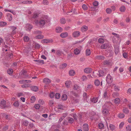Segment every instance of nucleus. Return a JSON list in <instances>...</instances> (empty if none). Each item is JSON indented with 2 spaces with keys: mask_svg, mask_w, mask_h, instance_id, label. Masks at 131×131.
<instances>
[{
  "mask_svg": "<svg viewBox=\"0 0 131 131\" xmlns=\"http://www.w3.org/2000/svg\"><path fill=\"white\" fill-rule=\"evenodd\" d=\"M91 102L93 103H95L98 101V99L96 97H94L91 99Z\"/></svg>",
  "mask_w": 131,
  "mask_h": 131,
  "instance_id": "23",
  "label": "nucleus"
},
{
  "mask_svg": "<svg viewBox=\"0 0 131 131\" xmlns=\"http://www.w3.org/2000/svg\"><path fill=\"white\" fill-rule=\"evenodd\" d=\"M29 122L26 120L22 122V124L25 126H27Z\"/></svg>",
  "mask_w": 131,
  "mask_h": 131,
  "instance_id": "44",
  "label": "nucleus"
},
{
  "mask_svg": "<svg viewBox=\"0 0 131 131\" xmlns=\"http://www.w3.org/2000/svg\"><path fill=\"white\" fill-rule=\"evenodd\" d=\"M34 61H36L37 62V64H44V61L43 60H35Z\"/></svg>",
  "mask_w": 131,
  "mask_h": 131,
  "instance_id": "28",
  "label": "nucleus"
},
{
  "mask_svg": "<svg viewBox=\"0 0 131 131\" xmlns=\"http://www.w3.org/2000/svg\"><path fill=\"white\" fill-rule=\"evenodd\" d=\"M95 58L96 60L102 61V60L104 59V57L103 56L99 55L95 56Z\"/></svg>",
  "mask_w": 131,
  "mask_h": 131,
  "instance_id": "7",
  "label": "nucleus"
},
{
  "mask_svg": "<svg viewBox=\"0 0 131 131\" xmlns=\"http://www.w3.org/2000/svg\"><path fill=\"white\" fill-rule=\"evenodd\" d=\"M103 114L105 116H107L109 114V111L106 108H103L102 110Z\"/></svg>",
  "mask_w": 131,
  "mask_h": 131,
  "instance_id": "5",
  "label": "nucleus"
},
{
  "mask_svg": "<svg viewBox=\"0 0 131 131\" xmlns=\"http://www.w3.org/2000/svg\"><path fill=\"white\" fill-rule=\"evenodd\" d=\"M126 130L127 131H130L131 130V126L129 125L127 126L126 127Z\"/></svg>",
  "mask_w": 131,
  "mask_h": 131,
  "instance_id": "54",
  "label": "nucleus"
},
{
  "mask_svg": "<svg viewBox=\"0 0 131 131\" xmlns=\"http://www.w3.org/2000/svg\"><path fill=\"white\" fill-rule=\"evenodd\" d=\"M7 24V23L5 22L2 21L0 22V26L4 27Z\"/></svg>",
  "mask_w": 131,
  "mask_h": 131,
  "instance_id": "37",
  "label": "nucleus"
},
{
  "mask_svg": "<svg viewBox=\"0 0 131 131\" xmlns=\"http://www.w3.org/2000/svg\"><path fill=\"white\" fill-rule=\"evenodd\" d=\"M83 128L84 131H88L89 129V126L86 124H84L83 125Z\"/></svg>",
  "mask_w": 131,
  "mask_h": 131,
  "instance_id": "12",
  "label": "nucleus"
},
{
  "mask_svg": "<svg viewBox=\"0 0 131 131\" xmlns=\"http://www.w3.org/2000/svg\"><path fill=\"white\" fill-rule=\"evenodd\" d=\"M97 74H99V77L103 76L104 75V72L103 71L100 70L99 71Z\"/></svg>",
  "mask_w": 131,
  "mask_h": 131,
  "instance_id": "25",
  "label": "nucleus"
},
{
  "mask_svg": "<svg viewBox=\"0 0 131 131\" xmlns=\"http://www.w3.org/2000/svg\"><path fill=\"white\" fill-rule=\"evenodd\" d=\"M88 27L85 26H83L81 28V31L83 32L87 31L88 30Z\"/></svg>",
  "mask_w": 131,
  "mask_h": 131,
  "instance_id": "20",
  "label": "nucleus"
},
{
  "mask_svg": "<svg viewBox=\"0 0 131 131\" xmlns=\"http://www.w3.org/2000/svg\"><path fill=\"white\" fill-rule=\"evenodd\" d=\"M54 104V101L52 100H49L48 102V104L49 106L51 107L53 106Z\"/></svg>",
  "mask_w": 131,
  "mask_h": 131,
  "instance_id": "30",
  "label": "nucleus"
},
{
  "mask_svg": "<svg viewBox=\"0 0 131 131\" xmlns=\"http://www.w3.org/2000/svg\"><path fill=\"white\" fill-rule=\"evenodd\" d=\"M94 84L96 86H98L100 84V81L98 79H96L95 80Z\"/></svg>",
  "mask_w": 131,
  "mask_h": 131,
  "instance_id": "35",
  "label": "nucleus"
},
{
  "mask_svg": "<svg viewBox=\"0 0 131 131\" xmlns=\"http://www.w3.org/2000/svg\"><path fill=\"white\" fill-rule=\"evenodd\" d=\"M75 74V72L74 70H71L69 71V74L70 76H73Z\"/></svg>",
  "mask_w": 131,
  "mask_h": 131,
  "instance_id": "27",
  "label": "nucleus"
},
{
  "mask_svg": "<svg viewBox=\"0 0 131 131\" xmlns=\"http://www.w3.org/2000/svg\"><path fill=\"white\" fill-rule=\"evenodd\" d=\"M42 32L40 30H36L35 31V33L36 34H42Z\"/></svg>",
  "mask_w": 131,
  "mask_h": 131,
  "instance_id": "60",
  "label": "nucleus"
},
{
  "mask_svg": "<svg viewBox=\"0 0 131 131\" xmlns=\"http://www.w3.org/2000/svg\"><path fill=\"white\" fill-rule=\"evenodd\" d=\"M111 86L112 87H114V90L116 91H118L120 90L119 87L115 84L112 83L111 85Z\"/></svg>",
  "mask_w": 131,
  "mask_h": 131,
  "instance_id": "4",
  "label": "nucleus"
},
{
  "mask_svg": "<svg viewBox=\"0 0 131 131\" xmlns=\"http://www.w3.org/2000/svg\"><path fill=\"white\" fill-rule=\"evenodd\" d=\"M6 101L4 100L1 101L0 106L1 107H4L6 104Z\"/></svg>",
  "mask_w": 131,
  "mask_h": 131,
  "instance_id": "32",
  "label": "nucleus"
},
{
  "mask_svg": "<svg viewBox=\"0 0 131 131\" xmlns=\"http://www.w3.org/2000/svg\"><path fill=\"white\" fill-rule=\"evenodd\" d=\"M60 23L62 24H64L66 22V19L65 18H62L60 19Z\"/></svg>",
  "mask_w": 131,
  "mask_h": 131,
  "instance_id": "47",
  "label": "nucleus"
},
{
  "mask_svg": "<svg viewBox=\"0 0 131 131\" xmlns=\"http://www.w3.org/2000/svg\"><path fill=\"white\" fill-rule=\"evenodd\" d=\"M105 105L106 107L108 108H109L110 106L112 105V103L110 102H109L107 103H106Z\"/></svg>",
  "mask_w": 131,
  "mask_h": 131,
  "instance_id": "38",
  "label": "nucleus"
},
{
  "mask_svg": "<svg viewBox=\"0 0 131 131\" xmlns=\"http://www.w3.org/2000/svg\"><path fill=\"white\" fill-rule=\"evenodd\" d=\"M124 113L126 114H127L129 112V111L127 108H124L123 109Z\"/></svg>",
  "mask_w": 131,
  "mask_h": 131,
  "instance_id": "49",
  "label": "nucleus"
},
{
  "mask_svg": "<svg viewBox=\"0 0 131 131\" xmlns=\"http://www.w3.org/2000/svg\"><path fill=\"white\" fill-rule=\"evenodd\" d=\"M107 91H105L103 94V97L105 99H107L108 97L107 95Z\"/></svg>",
  "mask_w": 131,
  "mask_h": 131,
  "instance_id": "22",
  "label": "nucleus"
},
{
  "mask_svg": "<svg viewBox=\"0 0 131 131\" xmlns=\"http://www.w3.org/2000/svg\"><path fill=\"white\" fill-rule=\"evenodd\" d=\"M63 29L60 27H57L55 29L56 32L58 33H60L62 31Z\"/></svg>",
  "mask_w": 131,
  "mask_h": 131,
  "instance_id": "16",
  "label": "nucleus"
},
{
  "mask_svg": "<svg viewBox=\"0 0 131 131\" xmlns=\"http://www.w3.org/2000/svg\"><path fill=\"white\" fill-rule=\"evenodd\" d=\"M46 21V20L45 19H41L39 22V25L40 27L42 28L45 24Z\"/></svg>",
  "mask_w": 131,
  "mask_h": 131,
  "instance_id": "3",
  "label": "nucleus"
},
{
  "mask_svg": "<svg viewBox=\"0 0 131 131\" xmlns=\"http://www.w3.org/2000/svg\"><path fill=\"white\" fill-rule=\"evenodd\" d=\"M112 95L113 97L115 98L116 97L118 96L119 94L118 93L114 92L112 94Z\"/></svg>",
  "mask_w": 131,
  "mask_h": 131,
  "instance_id": "46",
  "label": "nucleus"
},
{
  "mask_svg": "<svg viewBox=\"0 0 131 131\" xmlns=\"http://www.w3.org/2000/svg\"><path fill=\"white\" fill-rule=\"evenodd\" d=\"M69 119L68 120V122L69 123H73L74 121V119L72 118H69Z\"/></svg>",
  "mask_w": 131,
  "mask_h": 131,
  "instance_id": "56",
  "label": "nucleus"
},
{
  "mask_svg": "<svg viewBox=\"0 0 131 131\" xmlns=\"http://www.w3.org/2000/svg\"><path fill=\"white\" fill-rule=\"evenodd\" d=\"M86 54L87 56L90 55L91 53V51L89 49H87L85 51Z\"/></svg>",
  "mask_w": 131,
  "mask_h": 131,
  "instance_id": "41",
  "label": "nucleus"
},
{
  "mask_svg": "<svg viewBox=\"0 0 131 131\" xmlns=\"http://www.w3.org/2000/svg\"><path fill=\"white\" fill-rule=\"evenodd\" d=\"M82 7L83 9L84 10H87L88 8L87 5L85 4H84L82 5Z\"/></svg>",
  "mask_w": 131,
  "mask_h": 131,
  "instance_id": "50",
  "label": "nucleus"
},
{
  "mask_svg": "<svg viewBox=\"0 0 131 131\" xmlns=\"http://www.w3.org/2000/svg\"><path fill=\"white\" fill-rule=\"evenodd\" d=\"M108 46V44L106 43H105L102 44L101 46V48L102 49H105Z\"/></svg>",
  "mask_w": 131,
  "mask_h": 131,
  "instance_id": "21",
  "label": "nucleus"
},
{
  "mask_svg": "<svg viewBox=\"0 0 131 131\" xmlns=\"http://www.w3.org/2000/svg\"><path fill=\"white\" fill-rule=\"evenodd\" d=\"M104 127V124L102 123H100L98 125V127L99 128L102 129Z\"/></svg>",
  "mask_w": 131,
  "mask_h": 131,
  "instance_id": "53",
  "label": "nucleus"
},
{
  "mask_svg": "<svg viewBox=\"0 0 131 131\" xmlns=\"http://www.w3.org/2000/svg\"><path fill=\"white\" fill-rule=\"evenodd\" d=\"M43 38V36L41 34L38 35L36 36L35 37V38L36 39H42Z\"/></svg>",
  "mask_w": 131,
  "mask_h": 131,
  "instance_id": "24",
  "label": "nucleus"
},
{
  "mask_svg": "<svg viewBox=\"0 0 131 131\" xmlns=\"http://www.w3.org/2000/svg\"><path fill=\"white\" fill-rule=\"evenodd\" d=\"M42 3L45 5H47L48 4L49 2L47 0H43L42 1Z\"/></svg>",
  "mask_w": 131,
  "mask_h": 131,
  "instance_id": "51",
  "label": "nucleus"
},
{
  "mask_svg": "<svg viewBox=\"0 0 131 131\" xmlns=\"http://www.w3.org/2000/svg\"><path fill=\"white\" fill-rule=\"evenodd\" d=\"M109 126L110 130L112 131H113L115 128V126L113 124H110L109 125Z\"/></svg>",
  "mask_w": 131,
  "mask_h": 131,
  "instance_id": "29",
  "label": "nucleus"
},
{
  "mask_svg": "<svg viewBox=\"0 0 131 131\" xmlns=\"http://www.w3.org/2000/svg\"><path fill=\"white\" fill-rule=\"evenodd\" d=\"M81 79L82 81H85L87 79V78L86 76L83 75L82 76Z\"/></svg>",
  "mask_w": 131,
  "mask_h": 131,
  "instance_id": "64",
  "label": "nucleus"
},
{
  "mask_svg": "<svg viewBox=\"0 0 131 131\" xmlns=\"http://www.w3.org/2000/svg\"><path fill=\"white\" fill-rule=\"evenodd\" d=\"M7 18L9 21H11L13 19V17L11 14L8 13L7 14Z\"/></svg>",
  "mask_w": 131,
  "mask_h": 131,
  "instance_id": "9",
  "label": "nucleus"
},
{
  "mask_svg": "<svg viewBox=\"0 0 131 131\" xmlns=\"http://www.w3.org/2000/svg\"><path fill=\"white\" fill-rule=\"evenodd\" d=\"M70 115L73 117L74 120L76 121L77 120L78 116L75 114H72Z\"/></svg>",
  "mask_w": 131,
  "mask_h": 131,
  "instance_id": "43",
  "label": "nucleus"
},
{
  "mask_svg": "<svg viewBox=\"0 0 131 131\" xmlns=\"http://www.w3.org/2000/svg\"><path fill=\"white\" fill-rule=\"evenodd\" d=\"M120 102V100L118 98H116L114 101V103L116 104H118Z\"/></svg>",
  "mask_w": 131,
  "mask_h": 131,
  "instance_id": "40",
  "label": "nucleus"
},
{
  "mask_svg": "<svg viewBox=\"0 0 131 131\" xmlns=\"http://www.w3.org/2000/svg\"><path fill=\"white\" fill-rule=\"evenodd\" d=\"M43 82L44 83L46 84H49L50 82V80L48 79L47 78H45L43 79Z\"/></svg>",
  "mask_w": 131,
  "mask_h": 131,
  "instance_id": "19",
  "label": "nucleus"
},
{
  "mask_svg": "<svg viewBox=\"0 0 131 131\" xmlns=\"http://www.w3.org/2000/svg\"><path fill=\"white\" fill-rule=\"evenodd\" d=\"M118 116L119 118H122L124 117V115L123 113H120L118 114Z\"/></svg>",
  "mask_w": 131,
  "mask_h": 131,
  "instance_id": "58",
  "label": "nucleus"
},
{
  "mask_svg": "<svg viewBox=\"0 0 131 131\" xmlns=\"http://www.w3.org/2000/svg\"><path fill=\"white\" fill-rule=\"evenodd\" d=\"M71 84V82L70 81H67L65 83V85L67 88L70 87V85Z\"/></svg>",
  "mask_w": 131,
  "mask_h": 131,
  "instance_id": "33",
  "label": "nucleus"
},
{
  "mask_svg": "<svg viewBox=\"0 0 131 131\" xmlns=\"http://www.w3.org/2000/svg\"><path fill=\"white\" fill-rule=\"evenodd\" d=\"M83 95L84 100H87L89 97L88 95H87V94L86 93H84Z\"/></svg>",
  "mask_w": 131,
  "mask_h": 131,
  "instance_id": "36",
  "label": "nucleus"
},
{
  "mask_svg": "<svg viewBox=\"0 0 131 131\" xmlns=\"http://www.w3.org/2000/svg\"><path fill=\"white\" fill-rule=\"evenodd\" d=\"M54 110L57 112H61L63 110V107L61 105H58L54 108Z\"/></svg>",
  "mask_w": 131,
  "mask_h": 131,
  "instance_id": "1",
  "label": "nucleus"
},
{
  "mask_svg": "<svg viewBox=\"0 0 131 131\" xmlns=\"http://www.w3.org/2000/svg\"><path fill=\"white\" fill-rule=\"evenodd\" d=\"M119 38V37H113L112 38L113 42L114 43H116L118 42Z\"/></svg>",
  "mask_w": 131,
  "mask_h": 131,
  "instance_id": "13",
  "label": "nucleus"
},
{
  "mask_svg": "<svg viewBox=\"0 0 131 131\" xmlns=\"http://www.w3.org/2000/svg\"><path fill=\"white\" fill-rule=\"evenodd\" d=\"M13 72V70L12 69H9L8 70L7 72L8 74H11Z\"/></svg>",
  "mask_w": 131,
  "mask_h": 131,
  "instance_id": "52",
  "label": "nucleus"
},
{
  "mask_svg": "<svg viewBox=\"0 0 131 131\" xmlns=\"http://www.w3.org/2000/svg\"><path fill=\"white\" fill-rule=\"evenodd\" d=\"M26 80H20L19 81V82L20 84H24L26 83Z\"/></svg>",
  "mask_w": 131,
  "mask_h": 131,
  "instance_id": "62",
  "label": "nucleus"
},
{
  "mask_svg": "<svg viewBox=\"0 0 131 131\" xmlns=\"http://www.w3.org/2000/svg\"><path fill=\"white\" fill-rule=\"evenodd\" d=\"M25 27L26 30H30L32 28V26L29 24H27L25 25Z\"/></svg>",
  "mask_w": 131,
  "mask_h": 131,
  "instance_id": "17",
  "label": "nucleus"
},
{
  "mask_svg": "<svg viewBox=\"0 0 131 131\" xmlns=\"http://www.w3.org/2000/svg\"><path fill=\"white\" fill-rule=\"evenodd\" d=\"M106 11L107 14H110L112 12V10L110 8H107L106 10Z\"/></svg>",
  "mask_w": 131,
  "mask_h": 131,
  "instance_id": "42",
  "label": "nucleus"
},
{
  "mask_svg": "<svg viewBox=\"0 0 131 131\" xmlns=\"http://www.w3.org/2000/svg\"><path fill=\"white\" fill-rule=\"evenodd\" d=\"M21 87L23 88H27L30 87V85L27 84H23L21 85Z\"/></svg>",
  "mask_w": 131,
  "mask_h": 131,
  "instance_id": "61",
  "label": "nucleus"
},
{
  "mask_svg": "<svg viewBox=\"0 0 131 131\" xmlns=\"http://www.w3.org/2000/svg\"><path fill=\"white\" fill-rule=\"evenodd\" d=\"M63 101H65L67 99V96L65 94H63L61 97Z\"/></svg>",
  "mask_w": 131,
  "mask_h": 131,
  "instance_id": "39",
  "label": "nucleus"
},
{
  "mask_svg": "<svg viewBox=\"0 0 131 131\" xmlns=\"http://www.w3.org/2000/svg\"><path fill=\"white\" fill-rule=\"evenodd\" d=\"M60 97V95L59 93H56L55 95V97L57 99H59Z\"/></svg>",
  "mask_w": 131,
  "mask_h": 131,
  "instance_id": "63",
  "label": "nucleus"
},
{
  "mask_svg": "<svg viewBox=\"0 0 131 131\" xmlns=\"http://www.w3.org/2000/svg\"><path fill=\"white\" fill-rule=\"evenodd\" d=\"M68 33L67 32H63L60 35V36L62 38H65L68 36Z\"/></svg>",
  "mask_w": 131,
  "mask_h": 131,
  "instance_id": "18",
  "label": "nucleus"
},
{
  "mask_svg": "<svg viewBox=\"0 0 131 131\" xmlns=\"http://www.w3.org/2000/svg\"><path fill=\"white\" fill-rule=\"evenodd\" d=\"M106 81L108 83H111L113 81V78L110 74H108L106 78Z\"/></svg>",
  "mask_w": 131,
  "mask_h": 131,
  "instance_id": "2",
  "label": "nucleus"
},
{
  "mask_svg": "<svg viewBox=\"0 0 131 131\" xmlns=\"http://www.w3.org/2000/svg\"><path fill=\"white\" fill-rule=\"evenodd\" d=\"M93 4L94 6H96L98 5L99 3L97 1H95L93 3Z\"/></svg>",
  "mask_w": 131,
  "mask_h": 131,
  "instance_id": "59",
  "label": "nucleus"
},
{
  "mask_svg": "<svg viewBox=\"0 0 131 131\" xmlns=\"http://www.w3.org/2000/svg\"><path fill=\"white\" fill-rule=\"evenodd\" d=\"M80 32L78 31H75L72 33V36L74 37H79L80 35Z\"/></svg>",
  "mask_w": 131,
  "mask_h": 131,
  "instance_id": "8",
  "label": "nucleus"
},
{
  "mask_svg": "<svg viewBox=\"0 0 131 131\" xmlns=\"http://www.w3.org/2000/svg\"><path fill=\"white\" fill-rule=\"evenodd\" d=\"M9 28L12 29V31L11 33L12 35H13L16 33L15 29H17V27L14 26H11Z\"/></svg>",
  "mask_w": 131,
  "mask_h": 131,
  "instance_id": "6",
  "label": "nucleus"
},
{
  "mask_svg": "<svg viewBox=\"0 0 131 131\" xmlns=\"http://www.w3.org/2000/svg\"><path fill=\"white\" fill-rule=\"evenodd\" d=\"M126 10V8L125 6H121L120 8V10L121 12H124Z\"/></svg>",
  "mask_w": 131,
  "mask_h": 131,
  "instance_id": "45",
  "label": "nucleus"
},
{
  "mask_svg": "<svg viewBox=\"0 0 131 131\" xmlns=\"http://www.w3.org/2000/svg\"><path fill=\"white\" fill-rule=\"evenodd\" d=\"M52 42L53 40L52 39H43L42 40V42L43 43H46Z\"/></svg>",
  "mask_w": 131,
  "mask_h": 131,
  "instance_id": "11",
  "label": "nucleus"
},
{
  "mask_svg": "<svg viewBox=\"0 0 131 131\" xmlns=\"http://www.w3.org/2000/svg\"><path fill=\"white\" fill-rule=\"evenodd\" d=\"M104 39L102 38H100L98 40L99 42L100 43H104Z\"/></svg>",
  "mask_w": 131,
  "mask_h": 131,
  "instance_id": "55",
  "label": "nucleus"
},
{
  "mask_svg": "<svg viewBox=\"0 0 131 131\" xmlns=\"http://www.w3.org/2000/svg\"><path fill=\"white\" fill-rule=\"evenodd\" d=\"M80 50L78 48H76L74 50V53L75 55L78 54L80 53Z\"/></svg>",
  "mask_w": 131,
  "mask_h": 131,
  "instance_id": "31",
  "label": "nucleus"
},
{
  "mask_svg": "<svg viewBox=\"0 0 131 131\" xmlns=\"http://www.w3.org/2000/svg\"><path fill=\"white\" fill-rule=\"evenodd\" d=\"M92 71V69L90 68H86L84 70V72L87 73H91Z\"/></svg>",
  "mask_w": 131,
  "mask_h": 131,
  "instance_id": "10",
  "label": "nucleus"
},
{
  "mask_svg": "<svg viewBox=\"0 0 131 131\" xmlns=\"http://www.w3.org/2000/svg\"><path fill=\"white\" fill-rule=\"evenodd\" d=\"M29 38L27 36H25L23 38V40L25 42H28L29 40Z\"/></svg>",
  "mask_w": 131,
  "mask_h": 131,
  "instance_id": "34",
  "label": "nucleus"
},
{
  "mask_svg": "<svg viewBox=\"0 0 131 131\" xmlns=\"http://www.w3.org/2000/svg\"><path fill=\"white\" fill-rule=\"evenodd\" d=\"M76 10L75 9H74V10H70V11L68 12H67V14L68 15H71L72 14V12H73V13H75L76 12Z\"/></svg>",
  "mask_w": 131,
  "mask_h": 131,
  "instance_id": "26",
  "label": "nucleus"
},
{
  "mask_svg": "<svg viewBox=\"0 0 131 131\" xmlns=\"http://www.w3.org/2000/svg\"><path fill=\"white\" fill-rule=\"evenodd\" d=\"M115 52L116 54H117L119 52V46L117 45H114Z\"/></svg>",
  "mask_w": 131,
  "mask_h": 131,
  "instance_id": "15",
  "label": "nucleus"
},
{
  "mask_svg": "<svg viewBox=\"0 0 131 131\" xmlns=\"http://www.w3.org/2000/svg\"><path fill=\"white\" fill-rule=\"evenodd\" d=\"M36 99V98L35 96H32L31 97V103H34Z\"/></svg>",
  "mask_w": 131,
  "mask_h": 131,
  "instance_id": "48",
  "label": "nucleus"
},
{
  "mask_svg": "<svg viewBox=\"0 0 131 131\" xmlns=\"http://www.w3.org/2000/svg\"><path fill=\"white\" fill-rule=\"evenodd\" d=\"M31 89V90L35 91H37L38 90V87L36 86H32L30 87Z\"/></svg>",
  "mask_w": 131,
  "mask_h": 131,
  "instance_id": "14",
  "label": "nucleus"
},
{
  "mask_svg": "<svg viewBox=\"0 0 131 131\" xmlns=\"http://www.w3.org/2000/svg\"><path fill=\"white\" fill-rule=\"evenodd\" d=\"M14 105L15 107H17L19 105V103L18 101H16L14 103Z\"/></svg>",
  "mask_w": 131,
  "mask_h": 131,
  "instance_id": "57",
  "label": "nucleus"
}]
</instances>
